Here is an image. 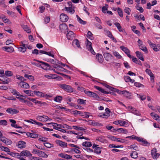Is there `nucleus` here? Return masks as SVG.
Returning a JSON list of instances; mask_svg holds the SVG:
<instances>
[{
  "label": "nucleus",
  "mask_w": 160,
  "mask_h": 160,
  "mask_svg": "<svg viewBox=\"0 0 160 160\" xmlns=\"http://www.w3.org/2000/svg\"><path fill=\"white\" fill-rule=\"evenodd\" d=\"M24 77L26 78H28L29 80L32 81H34V80L33 76L31 75L25 74L24 75Z\"/></svg>",
  "instance_id": "49530a36"
},
{
  "label": "nucleus",
  "mask_w": 160,
  "mask_h": 160,
  "mask_svg": "<svg viewBox=\"0 0 160 160\" xmlns=\"http://www.w3.org/2000/svg\"><path fill=\"white\" fill-rule=\"evenodd\" d=\"M6 112L8 113L14 114L18 113L19 111L16 109H12V108H8L6 110Z\"/></svg>",
  "instance_id": "dca6fc26"
},
{
  "label": "nucleus",
  "mask_w": 160,
  "mask_h": 160,
  "mask_svg": "<svg viewBox=\"0 0 160 160\" xmlns=\"http://www.w3.org/2000/svg\"><path fill=\"white\" fill-rule=\"evenodd\" d=\"M96 59L100 63H102L103 60V58L102 55L101 54H97L96 55Z\"/></svg>",
  "instance_id": "393cba45"
},
{
  "label": "nucleus",
  "mask_w": 160,
  "mask_h": 160,
  "mask_svg": "<svg viewBox=\"0 0 160 160\" xmlns=\"http://www.w3.org/2000/svg\"><path fill=\"white\" fill-rule=\"evenodd\" d=\"M103 55L106 60L107 61H109L112 59V56L110 53L106 52L103 53Z\"/></svg>",
  "instance_id": "f8f14e48"
},
{
  "label": "nucleus",
  "mask_w": 160,
  "mask_h": 160,
  "mask_svg": "<svg viewBox=\"0 0 160 160\" xmlns=\"http://www.w3.org/2000/svg\"><path fill=\"white\" fill-rule=\"evenodd\" d=\"M85 93L88 96L94 98L97 100H99L100 97L96 93L90 91H84Z\"/></svg>",
  "instance_id": "20e7f679"
},
{
  "label": "nucleus",
  "mask_w": 160,
  "mask_h": 160,
  "mask_svg": "<svg viewBox=\"0 0 160 160\" xmlns=\"http://www.w3.org/2000/svg\"><path fill=\"white\" fill-rule=\"evenodd\" d=\"M30 101H32L35 104L38 103L40 104H43L44 105L46 104V103L44 102H42L41 101L37 100L36 99L30 98H28Z\"/></svg>",
  "instance_id": "412c9836"
},
{
  "label": "nucleus",
  "mask_w": 160,
  "mask_h": 160,
  "mask_svg": "<svg viewBox=\"0 0 160 160\" xmlns=\"http://www.w3.org/2000/svg\"><path fill=\"white\" fill-rule=\"evenodd\" d=\"M5 74L7 76L10 77L12 75V73L11 71H6L5 72Z\"/></svg>",
  "instance_id": "052dcab7"
},
{
  "label": "nucleus",
  "mask_w": 160,
  "mask_h": 160,
  "mask_svg": "<svg viewBox=\"0 0 160 160\" xmlns=\"http://www.w3.org/2000/svg\"><path fill=\"white\" fill-rule=\"evenodd\" d=\"M127 147L128 149H129L132 150V149H133L136 151H138V147L135 144H133L130 146H127Z\"/></svg>",
  "instance_id": "79ce46f5"
},
{
  "label": "nucleus",
  "mask_w": 160,
  "mask_h": 160,
  "mask_svg": "<svg viewBox=\"0 0 160 160\" xmlns=\"http://www.w3.org/2000/svg\"><path fill=\"white\" fill-rule=\"evenodd\" d=\"M56 143L60 146L62 148H65L67 146V143L61 140H57L55 141Z\"/></svg>",
  "instance_id": "4468645a"
},
{
  "label": "nucleus",
  "mask_w": 160,
  "mask_h": 160,
  "mask_svg": "<svg viewBox=\"0 0 160 160\" xmlns=\"http://www.w3.org/2000/svg\"><path fill=\"white\" fill-rule=\"evenodd\" d=\"M8 153V154L12 156L13 157L17 158L18 159L20 156L19 153H15L10 152Z\"/></svg>",
  "instance_id": "f704fd0d"
},
{
  "label": "nucleus",
  "mask_w": 160,
  "mask_h": 160,
  "mask_svg": "<svg viewBox=\"0 0 160 160\" xmlns=\"http://www.w3.org/2000/svg\"><path fill=\"white\" fill-rule=\"evenodd\" d=\"M60 18L62 22H66L68 19V17L66 14L62 13L60 15Z\"/></svg>",
  "instance_id": "9b49d317"
},
{
  "label": "nucleus",
  "mask_w": 160,
  "mask_h": 160,
  "mask_svg": "<svg viewBox=\"0 0 160 160\" xmlns=\"http://www.w3.org/2000/svg\"><path fill=\"white\" fill-rule=\"evenodd\" d=\"M1 17L2 18L1 19H2L3 22H4L5 23H8L9 21V19L7 18L3 14L1 15Z\"/></svg>",
  "instance_id": "58836bf2"
},
{
  "label": "nucleus",
  "mask_w": 160,
  "mask_h": 160,
  "mask_svg": "<svg viewBox=\"0 0 160 160\" xmlns=\"http://www.w3.org/2000/svg\"><path fill=\"white\" fill-rule=\"evenodd\" d=\"M4 48L5 50L7 52H12L14 51V49L12 47H5Z\"/></svg>",
  "instance_id": "2f4dec72"
},
{
  "label": "nucleus",
  "mask_w": 160,
  "mask_h": 160,
  "mask_svg": "<svg viewBox=\"0 0 160 160\" xmlns=\"http://www.w3.org/2000/svg\"><path fill=\"white\" fill-rule=\"evenodd\" d=\"M73 129L75 130H80V131H84L85 130V129L83 128L82 127H78L76 126H72Z\"/></svg>",
  "instance_id": "5fc2aeb1"
},
{
  "label": "nucleus",
  "mask_w": 160,
  "mask_h": 160,
  "mask_svg": "<svg viewBox=\"0 0 160 160\" xmlns=\"http://www.w3.org/2000/svg\"><path fill=\"white\" fill-rule=\"evenodd\" d=\"M122 92V94H123L124 96L127 98H129L131 96V94L128 91H120Z\"/></svg>",
  "instance_id": "cd10ccee"
},
{
  "label": "nucleus",
  "mask_w": 160,
  "mask_h": 160,
  "mask_svg": "<svg viewBox=\"0 0 160 160\" xmlns=\"http://www.w3.org/2000/svg\"><path fill=\"white\" fill-rule=\"evenodd\" d=\"M106 34L109 38H110L112 36V35L111 32L109 31L108 30H106L105 31Z\"/></svg>",
  "instance_id": "4d7b16f0"
},
{
  "label": "nucleus",
  "mask_w": 160,
  "mask_h": 160,
  "mask_svg": "<svg viewBox=\"0 0 160 160\" xmlns=\"http://www.w3.org/2000/svg\"><path fill=\"white\" fill-rule=\"evenodd\" d=\"M65 9L66 11L69 13H74L75 12V10L74 9H72V7H65Z\"/></svg>",
  "instance_id": "7c9ffc66"
},
{
  "label": "nucleus",
  "mask_w": 160,
  "mask_h": 160,
  "mask_svg": "<svg viewBox=\"0 0 160 160\" xmlns=\"http://www.w3.org/2000/svg\"><path fill=\"white\" fill-rule=\"evenodd\" d=\"M114 24L119 32H121L123 31V30L122 29L120 23L118 22H115L114 23Z\"/></svg>",
  "instance_id": "ea45409f"
},
{
  "label": "nucleus",
  "mask_w": 160,
  "mask_h": 160,
  "mask_svg": "<svg viewBox=\"0 0 160 160\" xmlns=\"http://www.w3.org/2000/svg\"><path fill=\"white\" fill-rule=\"evenodd\" d=\"M62 97L61 96H58L55 98L54 100L55 101L58 102H61L62 100Z\"/></svg>",
  "instance_id": "3c124183"
},
{
  "label": "nucleus",
  "mask_w": 160,
  "mask_h": 160,
  "mask_svg": "<svg viewBox=\"0 0 160 160\" xmlns=\"http://www.w3.org/2000/svg\"><path fill=\"white\" fill-rule=\"evenodd\" d=\"M59 87L64 91L68 92L71 93L74 92V88L70 85L65 84H62L59 85Z\"/></svg>",
  "instance_id": "f257e3e1"
},
{
  "label": "nucleus",
  "mask_w": 160,
  "mask_h": 160,
  "mask_svg": "<svg viewBox=\"0 0 160 160\" xmlns=\"http://www.w3.org/2000/svg\"><path fill=\"white\" fill-rule=\"evenodd\" d=\"M31 155L32 154L29 151L26 150H23L19 153L20 156L19 159L21 160H25L24 159L25 157H28L31 156Z\"/></svg>",
  "instance_id": "f03ea898"
},
{
  "label": "nucleus",
  "mask_w": 160,
  "mask_h": 160,
  "mask_svg": "<svg viewBox=\"0 0 160 160\" xmlns=\"http://www.w3.org/2000/svg\"><path fill=\"white\" fill-rule=\"evenodd\" d=\"M94 88L97 89V90L100 91L102 93H104V94H108L109 93V92L105 91L102 88L100 87H99L94 86Z\"/></svg>",
  "instance_id": "c85d7f7f"
},
{
  "label": "nucleus",
  "mask_w": 160,
  "mask_h": 160,
  "mask_svg": "<svg viewBox=\"0 0 160 160\" xmlns=\"http://www.w3.org/2000/svg\"><path fill=\"white\" fill-rule=\"evenodd\" d=\"M18 85L21 88L26 89L28 88L29 87V84L28 83L25 82L24 81L21 82H20L18 84Z\"/></svg>",
  "instance_id": "5701e85b"
},
{
  "label": "nucleus",
  "mask_w": 160,
  "mask_h": 160,
  "mask_svg": "<svg viewBox=\"0 0 160 160\" xmlns=\"http://www.w3.org/2000/svg\"><path fill=\"white\" fill-rule=\"evenodd\" d=\"M40 157H42L43 158H47L48 157V155L44 152L40 151L38 155Z\"/></svg>",
  "instance_id": "4c0bfd02"
},
{
  "label": "nucleus",
  "mask_w": 160,
  "mask_h": 160,
  "mask_svg": "<svg viewBox=\"0 0 160 160\" xmlns=\"http://www.w3.org/2000/svg\"><path fill=\"white\" fill-rule=\"evenodd\" d=\"M59 29L62 32L66 31L68 29V27L67 24L65 23H62L60 24L59 26Z\"/></svg>",
  "instance_id": "2eb2a0df"
},
{
  "label": "nucleus",
  "mask_w": 160,
  "mask_h": 160,
  "mask_svg": "<svg viewBox=\"0 0 160 160\" xmlns=\"http://www.w3.org/2000/svg\"><path fill=\"white\" fill-rule=\"evenodd\" d=\"M157 151L156 148H153L151 152V155L152 158L155 159H157L159 157L160 154L157 152Z\"/></svg>",
  "instance_id": "0eeeda50"
},
{
  "label": "nucleus",
  "mask_w": 160,
  "mask_h": 160,
  "mask_svg": "<svg viewBox=\"0 0 160 160\" xmlns=\"http://www.w3.org/2000/svg\"><path fill=\"white\" fill-rule=\"evenodd\" d=\"M139 47L140 49H141L142 51L145 52L146 53H147L148 52V49L145 45H139Z\"/></svg>",
  "instance_id": "c9c22d12"
},
{
  "label": "nucleus",
  "mask_w": 160,
  "mask_h": 160,
  "mask_svg": "<svg viewBox=\"0 0 160 160\" xmlns=\"http://www.w3.org/2000/svg\"><path fill=\"white\" fill-rule=\"evenodd\" d=\"M36 95L39 98H42L45 97V94L42 92L39 91H34V95Z\"/></svg>",
  "instance_id": "4be33fe9"
},
{
  "label": "nucleus",
  "mask_w": 160,
  "mask_h": 160,
  "mask_svg": "<svg viewBox=\"0 0 160 160\" xmlns=\"http://www.w3.org/2000/svg\"><path fill=\"white\" fill-rule=\"evenodd\" d=\"M37 119L40 121L46 122L48 121V117L45 115H43L42 116H38L37 117Z\"/></svg>",
  "instance_id": "ddd939ff"
},
{
  "label": "nucleus",
  "mask_w": 160,
  "mask_h": 160,
  "mask_svg": "<svg viewBox=\"0 0 160 160\" xmlns=\"http://www.w3.org/2000/svg\"><path fill=\"white\" fill-rule=\"evenodd\" d=\"M78 21L81 24L85 25L86 23V22L82 20L78 15L76 16Z\"/></svg>",
  "instance_id": "37998d69"
},
{
  "label": "nucleus",
  "mask_w": 160,
  "mask_h": 160,
  "mask_svg": "<svg viewBox=\"0 0 160 160\" xmlns=\"http://www.w3.org/2000/svg\"><path fill=\"white\" fill-rule=\"evenodd\" d=\"M120 48L127 54L128 57L130 58H131L132 56L130 54V51L127 48L124 46H121Z\"/></svg>",
  "instance_id": "6e6552de"
},
{
  "label": "nucleus",
  "mask_w": 160,
  "mask_h": 160,
  "mask_svg": "<svg viewBox=\"0 0 160 160\" xmlns=\"http://www.w3.org/2000/svg\"><path fill=\"white\" fill-rule=\"evenodd\" d=\"M113 131L118 132H122L123 133L126 134L128 132L127 129L122 128H113Z\"/></svg>",
  "instance_id": "a211bd4d"
},
{
  "label": "nucleus",
  "mask_w": 160,
  "mask_h": 160,
  "mask_svg": "<svg viewBox=\"0 0 160 160\" xmlns=\"http://www.w3.org/2000/svg\"><path fill=\"white\" fill-rule=\"evenodd\" d=\"M82 145L83 146L86 147H90L92 146L91 143L89 142H85L82 143Z\"/></svg>",
  "instance_id": "e433bc0d"
},
{
  "label": "nucleus",
  "mask_w": 160,
  "mask_h": 160,
  "mask_svg": "<svg viewBox=\"0 0 160 160\" xmlns=\"http://www.w3.org/2000/svg\"><path fill=\"white\" fill-rule=\"evenodd\" d=\"M138 153L136 151H132L130 154L131 157L133 158L136 159L138 157Z\"/></svg>",
  "instance_id": "72a5a7b5"
},
{
  "label": "nucleus",
  "mask_w": 160,
  "mask_h": 160,
  "mask_svg": "<svg viewBox=\"0 0 160 160\" xmlns=\"http://www.w3.org/2000/svg\"><path fill=\"white\" fill-rule=\"evenodd\" d=\"M105 137L102 136L98 137L96 138V140L102 143H108V141L105 139Z\"/></svg>",
  "instance_id": "1a4fd4ad"
},
{
  "label": "nucleus",
  "mask_w": 160,
  "mask_h": 160,
  "mask_svg": "<svg viewBox=\"0 0 160 160\" xmlns=\"http://www.w3.org/2000/svg\"><path fill=\"white\" fill-rule=\"evenodd\" d=\"M92 148L93 149V152L97 155H100L101 153L102 149V147H99V145L94 144H93Z\"/></svg>",
  "instance_id": "7ed1b4c3"
},
{
  "label": "nucleus",
  "mask_w": 160,
  "mask_h": 160,
  "mask_svg": "<svg viewBox=\"0 0 160 160\" xmlns=\"http://www.w3.org/2000/svg\"><path fill=\"white\" fill-rule=\"evenodd\" d=\"M150 115L153 117L154 119L156 120L159 123H160V117L154 112H151Z\"/></svg>",
  "instance_id": "6ab92c4d"
},
{
  "label": "nucleus",
  "mask_w": 160,
  "mask_h": 160,
  "mask_svg": "<svg viewBox=\"0 0 160 160\" xmlns=\"http://www.w3.org/2000/svg\"><path fill=\"white\" fill-rule=\"evenodd\" d=\"M87 48L88 50L89 49H91L92 48V43L90 42L87 39Z\"/></svg>",
  "instance_id": "a18cd8bd"
},
{
  "label": "nucleus",
  "mask_w": 160,
  "mask_h": 160,
  "mask_svg": "<svg viewBox=\"0 0 160 160\" xmlns=\"http://www.w3.org/2000/svg\"><path fill=\"white\" fill-rule=\"evenodd\" d=\"M7 121L5 120H2L0 121V125H7Z\"/></svg>",
  "instance_id": "e2e57ef3"
},
{
  "label": "nucleus",
  "mask_w": 160,
  "mask_h": 160,
  "mask_svg": "<svg viewBox=\"0 0 160 160\" xmlns=\"http://www.w3.org/2000/svg\"><path fill=\"white\" fill-rule=\"evenodd\" d=\"M145 71L148 74V75L151 78V80L152 81V80H153V81H154V74L152 73V72L151 71L147 68L146 69Z\"/></svg>",
  "instance_id": "b1692460"
},
{
  "label": "nucleus",
  "mask_w": 160,
  "mask_h": 160,
  "mask_svg": "<svg viewBox=\"0 0 160 160\" xmlns=\"http://www.w3.org/2000/svg\"><path fill=\"white\" fill-rule=\"evenodd\" d=\"M110 148H122L123 146L122 145H116L114 144H111L109 145Z\"/></svg>",
  "instance_id": "603ef678"
},
{
  "label": "nucleus",
  "mask_w": 160,
  "mask_h": 160,
  "mask_svg": "<svg viewBox=\"0 0 160 160\" xmlns=\"http://www.w3.org/2000/svg\"><path fill=\"white\" fill-rule=\"evenodd\" d=\"M22 28L24 29L28 33H29L31 32V31L30 29L26 25H22Z\"/></svg>",
  "instance_id": "c03bdc74"
},
{
  "label": "nucleus",
  "mask_w": 160,
  "mask_h": 160,
  "mask_svg": "<svg viewBox=\"0 0 160 160\" xmlns=\"http://www.w3.org/2000/svg\"><path fill=\"white\" fill-rule=\"evenodd\" d=\"M66 35L68 40H72L74 38V33L71 31H69Z\"/></svg>",
  "instance_id": "f3484780"
},
{
  "label": "nucleus",
  "mask_w": 160,
  "mask_h": 160,
  "mask_svg": "<svg viewBox=\"0 0 160 160\" xmlns=\"http://www.w3.org/2000/svg\"><path fill=\"white\" fill-rule=\"evenodd\" d=\"M45 147L48 148H50L52 147V145L49 143L46 142L44 144Z\"/></svg>",
  "instance_id": "69168bd1"
},
{
  "label": "nucleus",
  "mask_w": 160,
  "mask_h": 160,
  "mask_svg": "<svg viewBox=\"0 0 160 160\" xmlns=\"http://www.w3.org/2000/svg\"><path fill=\"white\" fill-rule=\"evenodd\" d=\"M9 121L10 122L12 123L11 124V126L12 127L17 128H22L20 126H19L15 124L16 123V122L15 120L14 119H9Z\"/></svg>",
  "instance_id": "aec40b11"
},
{
  "label": "nucleus",
  "mask_w": 160,
  "mask_h": 160,
  "mask_svg": "<svg viewBox=\"0 0 160 160\" xmlns=\"http://www.w3.org/2000/svg\"><path fill=\"white\" fill-rule=\"evenodd\" d=\"M39 53L40 54H44L53 58L54 57V55L52 53L50 52H46L43 50H40L39 52Z\"/></svg>",
  "instance_id": "a878e982"
},
{
  "label": "nucleus",
  "mask_w": 160,
  "mask_h": 160,
  "mask_svg": "<svg viewBox=\"0 0 160 160\" xmlns=\"http://www.w3.org/2000/svg\"><path fill=\"white\" fill-rule=\"evenodd\" d=\"M86 101V100H84L83 99H78L77 102L78 103L80 104H85V102Z\"/></svg>",
  "instance_id": "13d9d810"
},
{
  "label": "nucleus",
  "mask_w": 160,
  "mask_h": 160,
  "mask_svg": "<svg viewBox=\"0 0 160 160\" xmlns=\"http://www.w3.org/2000/svg\"><path fill=\"white\" fill-rule=\"evenodd\" d=\"M17 146L18 148H23L26 146V144L25 142L23 141H20L18 142Z\"/></svg>",
  "instance_id": "9d476101"
},
{
  "label": "nucleus",
  "mask_w": 160,
  "mask_h": 160,
  "mask_svg": "<svg viewBox=\"0 0 160 160\" xmlns=\"http://www.w3.org/2000/svg\"><path fill=\"white\" fill-rule=\"evenodd\" d=\"M112 52L113 55L115 56L118 58H121L122 56L119 54L118 52H116L115 51H113Z\"/></svg>",
  "instance_id": "de8ad7c7"
},
{
  "label": "nucleus",
  "mask_w": 160,
  "mask_h": 160,
  "mask_svg": "<svg viewBox=\"0 0 160 160\" xmlns=\"http://www.w3.org/2000/svg\"><path fill=\"white\" fill-rule=\"evenodd\" d=\"M89 113H88L86 112H82L81 115L83 116L84 118H88L89 116V114H88Z\"/></svg>",
  "instance_id": "bf43d9fd"
},
{
  "label": "nucleus",
  "mask_w": 160,
  "mask_h": 160,
  "mask_svg": "<svg viewBox=\"0 0 160 160\" xmlns=\"http://www.w3.org/2000/svg\"><path fill=\"white\" fill-rule=\"evenodd\" d=\"M117 11L119 16L121 17H123V12L122 10L120 8H117Z\"/></svg>",
  "instance_id": "09e8293b"
},
{
  "label": "nucleus",
  "mask_w": 160,
  "mask_h": 160,
  "mask_svg": "<svg viewBox=\"0 0 160 160\" xmlns=\"http://www.w3.org/2000/svg\"><path fill=\"white\" fill-rule=\"evenodd\" d=\"M131 112L137 115L140 116L141 114L135 108H134L131 111Z\"/></svg>",
  "instance_id": "8fccbe9b"
},
{
  "label": "nucleus",
  "mask_w": 160,
  "mask_h": 160,
  "mask_svg": "<svg viewBox=\"0 0 160 160\" xmlns=\"http://www.w3.org/2000/svg\"><path fill=\"white\" fill-rule=\"evenodd\" d=\"M16 78L17 79L20 80L21 82H23L25 80V79L23 77L21 76H20L19 75H17L16 76Z\"/></svg>",
  "instance_id": "338daca9"
},
{
  "label": "nucleus",
  "mask_w": 160,
  "mask_h": 160,
  "mask_svg": "<svg viewBox=\"0 0 160 160\" xmlns=\"http://www.w3.org/2000/svg\"><path fill=\"white\" fill-rule=\"evenodd\" d=\"M120 126H123L128 124V123L125 121L120 120Z\"/></svg>",
  "instance_id": "0e129e2a"
},
{
  "label": "nucleus",
  "mask_w": 160,
  "mask_h": 160,
  "mask_svg": "<svg viewBox=\"0 0 160 160\" xmlns=\"http://www.w3.org/2000/svg\"><path fill=\"white\" fill-rule=\"evenodd\" d=\"M124 12L127 13L128 15H130V12L131 10L130 8L128 7H126L124 9Z\"/></svg>",
  "instance_id": "6e6d98bb"
},
{
  "label": "nucleus",
  "mask_w": 160,
  "mask_h": 160,
  "mask_svg": "<svg viewBox=\"0 0 160 160\" xmlns=\"http://www.w3.org/2000/svg\"><path fill=\"white\" fill-rule=\"evenodd\" d=\"M11 92L14 95H16L18 96L23 97V96L22 95L19 94V92L15 89H12L11 90Z\"/></svg>",
  "instance_id": "473e14b6"
},
{
  "label": "nucleus",
  "mask_w": 160,
  "mask_h": 160,
  "mask_svg": "<svg viewBox=\"0 0 160 160\" xmlns=\"http://www.w3.org/2000/svg\"><path fill=\"white\" fill-rule=\"evenodd\" d=\"M72 44L73 46L75 45L78 48H81L79 42L77 39H74L73 41Z\"/></svg>",
  "instance_id": "c756f323"
},
{
  "label": "nucleus",
  "mask_w": 160,
  "mask_h": 160,
  "mask_svg": "<svg viewBox=\"0 0 160 160\" xmlns=\"http://www.w3.org/2000/svg\"><path fill=\"white\" fill-rule=\"evenodd\" d=\"M136 9L139 10L140 12L142 13L143 12V9L142 7H140L139 6H136Z\"/></svg>",
  "instance_id": "774afa93"
},
{
  "label": "nucleus",
  "mask_w": 160,
  "mask_h": 160,
  "mask_svg": "<svg viewBox=\"0 0 160 160\" xmlns=\"http://www.w3.org/2000/svg\"><path fill=\"white\" fill-rule=\"evenodd\" d=\"M30 120H31L32 121H33L36 125H37L38 126H41L43 125V124H42V123H41L40 122H37L35 120H33L32 119H30Z\"/></svg>",
  "instance_id": "680f3d73"
},
{
  "label": "nucleus",
  "mask_w": 160,
  "mask_h": 160,
  "mask_svg": "<svg viewBox=\"0 0 160 160\" xmlns=\"http://www.w3.org/2000/svg\"><path fill=\"white\" fill-rule=\"evenodd\" d=\"M36 61L42 64V66L41 67V68L42 69L45 70L50 69V66L48 63L38 60H36Z\"/></svg>",
  "instance_id": "423d86ee"
},
{
  "label": "nucleus",
  "mask_w": 160,
  "mask_h": 160,
  "mask_svg": "<svg viewBox=\"0 0 160 160\" xmlns=\"http://www.w3.org/2000/svg\"><path fill=\"white\" fill-rule=\"evenodd\" d=\"M0 148L2 150L8 153H9L10 152V149L7 147L2 146L0 147Z\"/></svg>",
  "instance_id": "864d4df0"
},
{
  "label": "nucleus",
  "mask_w": 160,
  "mask_h": 160,
  "mask_svg": "<svg viewBox=\"0 0 160 160\" xmlns=\"http://www.w3.org/2000/svg\"><path fill=\"white\" fill-rule=\"evenodd\" d=\"M137 56L141 60L143 61L144 60L143 55L140 52L137 51L135 52Z\"/></svg>",
  "instance_id": "bb28decb"
},
{
  "label": "nucleus",
  "mask_w": 160,
  "mask_h": 160,
  "mask_svg": "<svg viewBox=\"0 0 160 160\" xmlns=\"http://www.w3.org/2000/svg\"><path fill=\"white\" fill-rule=\"evenodd\" d=\"M24 92L28 95L30 96H34V91L31 90H24Z\"/></svg>",
  "instance_id": "a19ab883"
},
{
  "label": "nucleus",
  "mask_w": 160,
  "mask_h": 160,
  "mask_svg": "<svg viewBox=\"0 0 160 160\" xmlns=\"http://www.w3.org/2000/svg\"><path fill=\"white\" fill-rule=\"evenodd\" d=\"M137 138L138 139L137 141L140 142L141 143V144L142 145L145 146H150V143L148 142L144 138L140 137Z\"/></svg>",
  "instance_id": "39448f33"
}]
</instances>
